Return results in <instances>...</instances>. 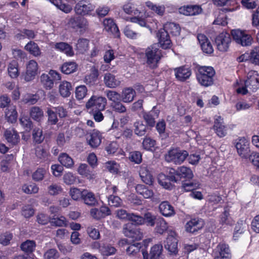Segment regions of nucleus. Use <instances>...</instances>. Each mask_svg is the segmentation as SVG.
I'll return each mask as SVG.
<instances>
[{"mask_svg":"<svg viewBox=\"0 0 259 259\" xmlns=\"http://www.w3.org/2000/svg\"><path fill=\"white\" fill-rule=\"evenodd\" d=\"M129 159L136 164H140L142 161V155L139 151H133L130 153Z\"/></svg>","mask_w":259,"mask_h":259,"instance_id":"nucleus-57","label":"nucleus"},{"mask_svg":"<svg viewBox=\"0 0 259 259\" xmlns=\"http://www.w3.org/2000/svg\"><path fill=\"white\" fill-rule=\"evenodd\" d=\"M36 247L35 242L33 240H27L23 242L20 246L21 250L25 252V254H31L33 255V259L34 255L33 253Z\"/></svg>","mask_w":259,"mask_h":259,"instance_id":"nucleus-30","label":"nucleus"},{"mask_svg":"<svg viewBox=\"0 0 259 259\" xmlns=\"http://www.w3.org/2000/svg\"><path fill=\"white\" fill-rule=\"evenodd\" d=\"M143 219H144V223L145 222L148 226L153 227L157 222L158 218L150 212H147L144 214Z\"/></svg>","mask_w":259,"mask_h":259,"instance_id":"nucleus-55","label":"nucleus"},{"mask_svg":"<svg viewBox=\"0 0 259 259\" xmlns=\"http://www.w3.org/2000/svg\"><path fill=\"white\" fill-rule=\"evenodd\" d=\"M128 221L131 222L133 226H139L144 224L143 217L137 213L130 212L128 218Z\"/></svg>","mask_w":259,"mask_h":259,"instance_id":"nucleus-43","label":"nucleus"},{"mask_svg":"<svg viewBox=\"0 0 259 259\" xmlns=\"http://www.w3.org/2000/svg\"><path fill=\"white\" fill-rule=\"evenodd\" d=\"M87 140L89 145L92 148H97L101 143V135L100 132L94 130Z\"/></svg>","mask_w":259,"mask_h":259,"instance_id":"nucleus-26","label":"nucleus"},{"mask_svg":"<svg viewBox=\"0 0 259 259\" xmlns=\"http://www.w3.org/2000/svg\"><path fill=\"white\" fill-rule=\"evenodd\" d=\"M29 115L32 119L38 122H41L44 117V111L37 106H33L30 109Z\"/></svg>","mask_w":259,"mask_h":259,"instance_id":"nucleus-33","label":"nucleus"},{"mask_svg":"<svg viewBox=\"0 0 259 259\" xmlns=\"http://www.w3.org/2000/svg\"><path fill=\"white\" fill-rule=\"evenodd\" d=\"M162 57L161 50L156 44L150 46L145 50L146 63L151 68L154 69L157 67V64Z\"/></svg>","mask_w":259,"mask_h":259,"instance_id":"nucleus-3","label":"nucleus"},{"mask_svg":"<svg viewBox=\"0 0 259 259\" xmlns=\"http://www.w3.org/2000/svg\"><path fill=\"white\" fill-rule=\"evenodd\" d=\"M81 199L84 203L89 206H96L98 202L95 194L87 189L82 190V196Z\"/></svg>","mask_w":259,"mask_h":259,"instance_id":"nucleus-24","label":"nucleus"},{"mask_svg":"<svg viewBox=\"0 0 259 259\" xmlns=\"http://www.w3.org/2000/svg\"><path fill=\"white\" fill-rule=\"evenodd\" d=\"M20 124L26 131H30L33 127V123L27 116H22L19 118Z\"/></svg>","mask_w":259,"mask_h":259,"instance_id":"nucleus-50","label":"nucleus"},{"mask_svg":"<svg viewBox=\"0 0 259 259\" xmlns=\"http://www.w3.org/2000/svg\"><path fill=\"white\" fill-rule=\"evenodd\" d=\"M159 209L160 213L166 217H171L175 214L174 207L167 201L162 202L159 206Z\"/></svg>","mask_w":259,"mask_h":259,"instance_id":"nucleus-29","label":"nucleus"},{"mask_svg":"<svg viewBox=\"0 0 259 259\" xmlns=\"http://www.w3.org/2000/svg\"><path fill=\"white\" fill-rule=\"evenodd\" d=\"M245 84L251 92H254L257 90L259 87V75L257 71H249Z\"/></svg>","mask_w":259,"mask_h":259,"instance_id":"nucleus-11","label":"nucleus"},{"mask_svg":"<svg viewBox=\"0 0 259 259\" xmlns=\"http://www.w3.org/2000/svg\"><path fill=\"white\" fill-rule=\"evenodd\" d=\"M197 38L204 53L210 55L213 53L212 45L205 35L199 33Z\"/></svg>","mask_w":259,"mask_h":259,"instance_id":"nucleus-19","label":"nucleus"},{"mask_svg":"<svg viewBox=\"0 0 259 259\" xmlns=\"http://www.w3.org/2000/svg\"><path fill=\"white\" fill-rule=\"evenodd\" d=\"M8 71L11 78H17L19 74L18 62L15 60L11 61L8 65Z\"/></svg>","mask_w":259,"mask_h":259,"instance_id":"nucleus-42","label":"nucleus"},{"mask_svg":"<svg viewBox=\"0 0 259 259\" xmlns=\"http://www.w3.org/2000/svg\"><path fill=\"white\" fill-rule=\"evenodd\" d=\"M214 259H230V250L229 246L226 244H219L213 251Z\"/></svg>","mask_w":259,"mask_h":259,"instance_id":"nucleus-17","label":"nucleus"},{"mask_svg":"<svg viewBox=\"0 0 259 259\" xmlns=\"http://www.w3.org/2000/svg\"><path fill=\"white\" fill-rule=\"evenodd\" d=\"M178 240L174 235H168L163 241V245L170 255H176L178 253Z\"/></svg>","mask_w":259,"mask_h":259,"instance_id":"nucleus-12","label":"nucleus"},{"mask_svg":"<svg viewBox=\"0 0 259 259\" xmlns=\"http://www.w3.org/2000/svg\"><path fill=\"white\" fill-rule=\"evenodd\" d=\"M13 238V234L9 232H5L0 235V243L6 246L10 243Z\"/></svg>","mask_w":259,"mask_h":259,"instance_id":"nucleus-63","label":"nucleus"},{"mask_svg":"<svg viewBox=\"0 0 259 259\" xmlns=\"http://www.w3.org/2000/svg\"><path fill=\"white\" fill-rule=\"evenodd\" d=\"M24 49L27 51L29 52L31 55L35 57H37L41 54V51L38 45L32 41L28 42L25 45Z\"/></svg>","mask_w":259,"mask_h":259,"instance_id":"nucleus-39","label":"nucleus"},{"mask_svg":"<svg viewBox=\"0 0 259 259\" xmlns=\"http://www.w3.org/2000/svg\"><path fill=\"white\" fill-rule=\"evenodd\" d=\"M47 113L48 116V122L51 125L56 124L58 122V119L55 111L50 108H48Z\"/></svg>","mask_w":259,"mask_h":259,"instance_id":"nucleus-59","label":"nucleus"},{"mask_svg":"<svg viewBox=\"0 0 259 259\" xmlns=\"http://www.w3.org/2000/svg\"><path fill=\"white\" fill-rule=\"evenodd\" d=\"M109 99L113 102L112 106L115 111L120 113L125 112L126 108L120 102V101H118L120 100L119 99H120V98H113V100H112L113 98Z\"/></svg>","mask_w":259,"mask_h":259,"instance_id":"nucleus-56","label":"nucleus"},{"mask_svg":"<svg viewBox=\"0 0 259 259\" xmlns=\"http://www.w3.org/2000/svg\"><path fill=\"white\" fill-rule=\"evenodd\" d=\"M44 256L45 259H58L59 253L56 249L52 248L48 250Z\"/></svg>","mask_w":259,"mask_h":259,"instance_id":"nucleus-64","label":"nucleus"},{"mask_svg":"<svg viewBox=\"0 0 259 259\" xmlns=\"http://www.w3.org/2000/svg\"><path fill=\"white\" fill-rule=\"evenodd\" d=\"M159 114V110L156 109V106H154L150 111L144 112L143 117L148 126L153 127L155 125V120L158 117Z\"/></svg>","mask_w":259,"mask_h":259,"instance_id":"nucleus-22","label":"nucleus"},{"mask_svg":"<svg viewBox=\"0 0 259 259\" xmlns=\"http://www.w3.org/2000/svg\"><path fill=\"white\" fill-rule=\"evenodd\" d=\"M141 247L142 245L140 243H135L131 244L126 248V253L128 255L134 256L140 252Z\"/></svg>","mask_w":259,"mask_h":259,"instance_id":"nucleus-52","label":"nucleus"},{"mask_svg":"<svg viewBox=\"0 0 259 259\" xmlns=\"http://www.w3.org/2000/svg\"><path fill=\"white\" fill-rule=\"evenodd\" d=\"M69 25L73 29H85L88 25V22L85 18L81 16L71 17L68 21Z\"/></svg>","mask_w":259,"mask_h":259,"instance_id":"nucleus-18","label":"nucleus"},{"mask_svg":"<svg viewBox=\"0 0 259 259\" xmlns=\"http://www.w3.org/2000/svg\"><path fill=\"white\" fill-rule=\"evenodd\" d=\"M77 67V64L74 61L66 62L62 65L61 70L64 74H70L76 71Z\"/></svg>","mask_w":259,"mask_h":259,"instance_id":"nucleus-35","label":"nucleus"},{"mask_svg":"<svg viewBox=\"0 0 259 259\" xmlns=\"http://www.w3.org/2000/svg\"><path fill=\"white\" fill-rule=\"evenodd\" d=\"M108 199L109 205L112 206L118 207L122 204V200L117 196L110 195Z\"/></svg>","mask_w":259,"mask_h":259,"instance_id":"nucleus-62","label":"nucleus"},{"mask_svg":"<svg viewBox=\"0 0 259 259\" xmlns=\"http://www.w3.org/2000/svg\"><path fill=\"white\" fill-rule=\"evenodd\" d=\"M49 152L41 146H37L35 149V155L40 159L45 160Z\"/></svg>","mask_w":259,"mask_h":259,"instance_id":"nucleus-60","label":"nucleus"},{"mask_svg":"<svg viewBox=\"0 0 259 259\" xmlns=\"http://www.w3.org/2000/svg\"><path fill=\"white\" fill-rule=\"evenodd\" d=\"M95 245L99 248L100 251L103 255L109 256L114 254L116 251V249L109 244H103L100 246L98 243H96Z\"/></svg>","mask_w":259,"mask_h":259,"instance_id":"nucleus-40","label":"nucleus"},{"mask_svg":"<svg viewBox=\"0 0 259 259\" xmlns=\"http://www.w3.org/2000/svg\"><path fill=\"white\" fill-rule=\"evenodd\" d=\"M58 160L62 166L71 168L74 165L72 158L66 153H62L58 157Z\"/></svg>","mask_w":259,"mask_h":259,"instance_id":"nucleus-38","label":"nucleus"},{"mask_svg":"<svg viewBox=\"0 0 259 259\" xmlns=\"http://www.w3.org/2000/svg\"><path fill=\"white\" fill-rule=\"evenodd\" d=\"M46 174V170L43 168H38L32 175L33 180L35 182L42 181Z\"/></svg>","mask_w":259,"mask_h":259,"instance_id":"nucleus-53","label":"nucleus"},{"mask_svg":"<svg viewBox=\"0 0 259 259\" xmlns=\"http://www.w3.org/2000/svg\"><path fill=\"white\" fill-rule=\"evenodd\" d=\"M122 233L124 235L133 241L141 240L143 238V233L141 230L132 224L127 223L123 226Z\"/></svg>","mask_w":259,"mask_h":259,"instance_id":"nucleus-6","label":"nucleus"},{"mask_svg":"<svg viewBox=\"0 0 259 259\" xmlns=\"http://www.w3.org/2000/svg\"><path fill=\"white\" fill-rule=\"evenodd\" d=\"M201 8L197 5H187L181 7L179 12L186 16H193L200 13Z\"/></svg>","mask_w":259,"mask_h":259,"instance_id":"nucleus-25","label":"nucleus"},{"mask_svg":"<svg viewBox=\"0 0 259 259\" xmlns=\"http://www.w3.org/2000/svg\"><path fill=\"white\" fill-rule=\"evenodd\" d=\"M162 251V244H155L151 248L149 253L147 251H143V259H163Z\"/></svg>","mask_w":259,"mask_h":259,"instance_id":"nucleus-13","label":"nucleus"},{"mask_svg":"<svg viewBox=\"0 0 259 259\" xmlns=\"http://www.w3.org/2000/svg\"><path fill=\"white\" fill-rule=\"evenodd\" d=\"M7 111L6 112V116L9 122L11 123L15 122L17 118V112L15 106H12L9 108L7 109Z\"/></svg>","mask_w":259,"mask_h":259,"instance_id":"nucleus-47","label":"nucleus"},{"mask_svg":"<svg viewBox=\"0 0 259 259\" xmlns=\"http://www.w3.org/2000/svg\"><path fill=\"white\" fill-rule=\"evenodd\" d=\"M78 172L81 176L88 177L91 176V171L89 166L84 163L80 164L78 168Z\"/></svg>","mask_w":259,"mask_h":259,"instance_id":"nucleus-61","label":"nucleus"},{"mask_svg":"<svg viewBox=\"0 0 259 259\" xmlns=\"http://www.w3.org/2000/svg\"><path fill=\"white\" fill-rule=\"evenodd\" d=\"M176 78L180 81H184L191 75V69L186 65H183L175 69Z\"/></svg>","mask_w":259,"mask_h":259,"instance_id":"nucleus-20","label":"nucleus"},{"mask_svg":"<svg viewBox=\"0 0 259 259\" xmlns=\"http://www.w3.org/2000/svg\"><path fill=\"white\" fill-rule=\"evenodd\" d=\"M5 137L7 141L12 145H16L19 141V136L13 129L7 130L5 132Z\"/></svg>","mask_w":259,"mask_h":259,"instance_id":"nucleus-34","label":"nucleus"},{"mask_svg":"<svg viewBox=\"0 0 259 259\" xmlns=\"http://www.w3.org/2000/svg\"><path fill=\"white\" fill-rule=\"evenodd\" d=\"M50 223L52 226L56 227H63L67 226V221L64 217H60V218H54L51 219Z\"/></svg>","mask_w":259,"mask_h":259,"instance_id":"nucleus-58","label":"nucleus"},{"mask_svg":"<svg viewBox=\"0 0 259 259\" xmlns=\"http://www.w3.org/2000/svg\"><path fill=\"white\" fill-rule=\"evenodd\" d=\"M55 48L56 50L64 53L67 56L72 57L74 55L72 47L67 42H57L55 45Z\"/></svg>","mask_w":259,"mask_h":259,"instance_id":"nucleus-28","label":"nucleus"},{"mask_svg":"<svg viewBox=\"0 0 259 259\" xmlns=\"http://www.w3.org/2000/svg\"><path fill=\"white\" fill-rule=\"evenodd\" d=\"M231 42L230 35L227 32H222L217 36L215 38V43L217 49L223 52L228 51Z\"/></svg>","mask_w":259,"mask_h":259,"instance_id":"nucleus-9","label":"nucleus"},{"mask_svg":"<svg viewBox=\"0 0 259 259\" xmlns=\"http://www.w3.org/2000/svg\"><path fill=\"white\" fill-rule=\"evenodd\" d=\"M32 138L35 143H41L45 139L42 130L38 127H35L32 131Z\"/></svg>","mask_w":259,"mask_h":259,"instance_id":"nucleus-49","label":"nucleus"},{"mask_svg":"<svg viewBox=\"0 0 259 259\" xmlns=\"http://www.w3.org/2000/svg\"><path fill=\"white\" fill-rule=\"evenodd\" d=\"M231 35L236 42L242 46L251 45L253 40L251 36L247 34L246 31L240 29L232 30L231 31Z\"/></svg>","mask_w":259,"mask_h":259,"instance_id":"nucleus-7","label":"nucleus"},{"mask_svg":"<svg viewBox=\"0 0 259 259\" xmlns=\"http://www.w3.org/2000/svg\"><path fill=\"white\" fill-rule=\"evenodd\" d=\"M134 132L138 136H143L145 135L147 131V126L143 124L142 121H136L134 124Z\"/></svg>","mask_w":259,"mask_h":259,"instance_id":"nucleus-45","label":"nucleus"},{"mask_svg":"<svg viewBox=\"0 0 259 259\" xmlns=\"http://www.w3.org/2000/svg\"><path fill=\"white\" fill-rule=\"evenodd\" d=\"M139 175L142 181L147 185H152L153 177L146 167H142L139 171Z\"/></svg>","mask_w":259,"mask_h":259,"instance_id":"nucleus-37","label":"nucleus"},{"mask_svg":"<svg viewBox=\"0 0 259 259\" xmlns=\"http://www.w3.org/2000/svg\"><path fill=\"white\" fill-rule=\"evenodd\" d=\"M37 63L34 60H30L26 65L25 73L23 75L24 80L30 81L33 80L38 73Z\"/></svg>","mask_w":259,"mask_h":259,"instance_id":"nucleus-14","label":"nucleus"},{"mask_svg":"<svg viewBox=\"0 0 259 259\" xmlns=\"http://www.w3.org/2000/svg\"><path fill=\"white\" fill-rule=\"evenodd\" d=\"M94 9V7L90 0H80L76 4L74 7L75 13L81 16L90 15Z\"/></svg>","mask_w":259,"mask_h":259,"instance_id":"nucleus-10","label":"nucleus"},{"mask_svg":"<svg viewBox=\"0 0 259 259\" xmlns=\"http://www.w3.org/2000/svg\"><path fill=\"white\" fill-rule=\"evenodd\" d=\"M103 25L105 29L108 32H111L114 37H120V32L118 26L111 18L105 19L103 21Z\"/></svg>","mask_w":259,"mask_h":259,"instance_id":"nucleus-23","label":"nucleus"},{"mask_svg":"<svg viewBox=\"0 0 259 259\" xmlns=\"http://www.w3.org/2000/svg\"><path fill=\"white\" fill-rule=\"evenodd\" d=\"M89 40L81 38L78 39L76 44V50L79 54H84L89 49Z\"/></svg>","mask_w":259,"mask_h":259,"instance_id":"nucleus-41","label":"nucleus"},{"mask_svg":"<svg viewBox=\"0 0 259 259\" xmlns=\"http://www.w3.org/2000/svg\"><path fill=\"white\" fill-rule=\"evenodd\" d=\"M188 155V152L186 150L173 149L168 151L165 156V158L167 162L180 164L184 161Z\"/></svg>","mask_w":259,"mask_h":259,"instance_id":"nucleus-5","label":"nucleus"},{"mask_svg":"<svg viewBox=\"0 0 259 259\" xmlns=\"http://www.w3.org/2000/svg\"><path fill=\"white\" fill-rule=\"evenodd\" d=\"M106 105V98H90L86 104V108L92 111H102Z\"/></svg>","mask_w":259,"mask_h":259,"instance_id":"nucleus-16","label":"nucleus"},{"mask_svg":"<svg viewBox=\"0 0 259 259\" xmlns=\"http://www.w3.org/2000/svg\"><path fill=\"white\" fill-rule=\"evenodd\" d=\"M213 128L218 137L223 138L227 134V127L224 124V119L221 115L214 116Z\"/></svg>","mask_w":259,"mask_h":259,"instance_id":"nucleus-15","label":"nucleus"},{"mask_svg":"<svg viewBox=\"0 0 259 259\" xmlns=\"http://www.w3.org/2000/svg\"><path fill=\"white\" fill-rule=\"evenodd\" d=\"M156 142L150 137H146L144 139L142 145L144 149L148 151H153L155 150V146Z\"/></svg>","mask_w":259,"mask_h":259,"instance_id":"nucleus-51","label":"nucleus"},{"mask_svg":"<svg viewBox=\"0 0 259 259\" xmlns=\"http://www.w3.org/2000/svg\"><path fill=\"white\" fill-rule=\"evenodd\" d=\"M229 209L225 207L224 211L220 216V223L222 225H232L233 221L230 216Z\"/></svg>","mask_w":259,"mask_h":259,"instance_id":"nucleus-44","label":"nucleus"},{"mask_svg":"<svg viewBox=\"0 0 259 259\" xmlns=\"http://www.w3.org/2000/svg\"><path fill=\"white\" fill-rule=\"evenodd\" d=\"M40 81L44 87L47 90H50L54 87V82L48 74L43 73L40 76Z\"/></svg>","mask_w":259,"mask_h":259,"instance_id":"nucleus-46","label":"nucleus"},{"mask_svg":"<svg viewBox=\"0 0 259 259\" xmlns=\"http://www.w3.org/2000/svg\"><path fill=\"white\" fill-rule=\"evenodd\" d=\"M104 81L106 85L110 88H115L120 84V81L116 78V76L110 73L105 74Z\"/></svg>","mask_w":259,"mask_h":259,"instance_id":"nucleus-32","label":"nucleus"},{"mask_svg":"<svg viewBox=\"0 0 259 259\" xmlns=\"http://www.w3.org/2000/svg\"><path fill=\"white\" fill-rule=\"evenodd\" d=\"M59 91L62 97H69L72 91L71 83L67 81L61 82L59 86Z\"/></svg>","mask_w":259,"mask_h":259,"instance_id":"nucleus-31","label":"nucleus"},{"mask_svg":"<svg viewBox=\"0 0 259 259\" xmlns=\"http://www.w3.org/2000/svg\"><path fill=\"white\" fill-rule=\"evenodd\" d=\"M193 176L192 170L184 166H180L177 169L170 168V178L175 183L180 181L182 179L189 181L193 178Z\"/></svg>","mask_w":259,"mask_h":259,"instance_id":"nucleus-4","label":"nucleus"},{"mask_svg":"<svg viewBox=\"0 0 259 259\" xmlns=\"http://www.w3.org/2000/svg\"><path fill=\"white\" fill-rule=\"evenodd\" d=\"M250 62L259 65V47L254 48L250 52Z\"/></svg>","mask_w":259,"mask_h":259,"instance_id":"nucleus-54","label":"nucleus"},{"mask_svg":"<svg viewBox=\"0 0 259 259\" xmlns=\"http://www.w3.org/2000/svg\"><path fill=\"white\" fill-rule=\"evenodd\" d=\"M180 31L181 28L178 24L167 22L164 24L163 28L160 29L157 33V37L160 47L164 50L171 48L172 44L169 34L177 36L180 35Z\"/></svg>","mask_w":259,"mask_h":259,"instance_id":"nucleus-1","label":"nucleus"},{"mask_svg":"<svg viewBox=\"0 0 259 259\" xmlns=\"http://www.w3.org/2000/svg\"><path fill=\"white\" fill-rule=\"evenodd\" d=\"M158 183L164 188L168 190H171L173 188V185L171 182H174L170 178V169L168 171L167 175L163 174H160L158 177Z\"/></svg>","mask_w":259,"mask_h":259,"instance_id":"nucleus-27","label":"nucleus"},{"mask_svg":"<svg viewBox=\"0 0 259 259\" xmlns=\"http://www.w3.org/2000/svg\"><path fill=\"white\" fill-rule=\"evenodd\" d=\"M193 70L196 79L201 85L207 87L213 84L215 71L212 67L196 65Z\"/></svg>","mask_w":259,"mask_h":259,"instance_id":"nucleus-2","label":"nucleus"},{"mask_svg":"<svg viewBox=\"0 0 259 259\" xmlns=\"http://www.w3.org/2000/svg\"><path fill=\"white\" fill-rule=\"evenodd\" d=\"M155 224H156V231L160 234H162L168 228L166 222L162 218L158 217Z\"/></svg>","mask_w":259,"mask_h":259,"instance_id":"nucleus-48","label":"nucleus"},{"mask_svg":"<svg viewBox=\"0 0 259 259\" xmlns=\"http://www.w3.org/2000/svg\"><path fill=\"white\" fill-rule=\"evenodd\" d=\"M249 144V142L244 137L237 140L235 147L238 155L242 158L249 159V156L251 153Z\"/></svg>","mask_w":259,"mask_h":259,"instance_id":"nucleus-8","label":"nucleus"},{"mask_svg":"<svg viewBox=\"0 0 259 259\" xmlns=\"http://www.w3.org/2000/svg\"><path fill=\"white\" fill-rule=\"evenodd\" d=\"M204 223L202 220L198 219H191L185 225V230L187 232L195 234L203 227Z\"/></svg>","mask_w":259,"mask_h":259,"instance_id":"nucleus-21","label":"nucleus"},{"mask_svg":"<svg viewBox=\"0 0 259 259\" xmlns=\"http://www.w3.org/2000/svg\"><path fill=\"white\" fill-rule=\"evenodd\" d=\"M135 189L138 194L142 195L144 198L146 199L151 198L154 195L152 190L149 189L147 187L142 184H138Z\"/></svg>","mask_w":259,"mask_h":259,"instance_id":"nucleus-36","label":"nucleus"}]
</instances>
